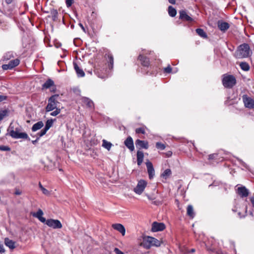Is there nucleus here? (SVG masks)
<instances>
[{
  "mask_svg": "<svg viewBox=\"0 0 254 254\" xmlns=\"http://www.w3.org/2000/svg\"><path fill=\"white\" fill-rule=\"evenodd\" d=\"M5 0V2L7 4H10L11 3H12L13 0Z\"/></svg>",
  "mask_w": 254,
  "mask_h": 254,
  "instance_id": "nucleus-56",
  "label": "nucleus"
},
{
  "mask_svg": "<svg viewBox=\"0 0 254 254\" xmlns=\"http://www.w3.org/2000/svg\"><path fill=\"white\" fill-rule=\"evenodd\" d=\"M135 145L137 148L147 149L148 147V142L144 140L137 139L135 141Z\"/></svg>",
  "mask_w": 254,
  "mask_h": 254,
  "instance_id": "nucleus-17",
  "label": "nucleus"
},
{
  "mask_svg": "<svg viewBox=\"0 0 254 254\" xmlns=\"http://www.w3.org/2000/svg\"><path fill=\"white\" fill-rule=\"evenodd\" d=\"M55 109H56L55 111H54L50 113L51 116H56L60 113L61 109L60 108H57Z\"/></svg>",
  "mask_w": 254,
  "mask_h": 254,
  "instance_id": "nucleus-38",
  "label": "nucleus"
},
{
  "mask_svg": "<svg viewBox=\"0 0 254 254\" xmlns=\"http://www.w3.org/2000/svg\"><path fill=\"white\" fill-rule=\"evenodd\" d=\"M172 155V152L171 151H168L166 153V157H170Z\"/></svg>",
  "mask_w": 254,
  "mask_h": 254,
  "instance_id": "nucleus-49",
  "label": "nucleus"
},
{
  "mask_svg": "<svg viewBox=\"0 0 254 254\" xmlns=\"http://www.w3.org/2000/svg\"><path fill=\"white\" fill-rule=\"evenodd\" d=\"M12 58H14V55L13 53L11 51L6 53L3 57V60L5 61L9 60Z\"/></svg>",
  "mask_w": 254,
  "mask_h": 254,
  "instance_id": "nucleus-32",
  "label": "nucleus"
},
{
  "mask_svg": "<svg viewBox=\"0 0 254 254\" xmlns=\"http://www.w3.org/2000/svg\"><path fill=\"white\" fill-rule=\"evenodd\" d=\"M143 152L142 151H138L137 152V159H143Z\"/></svg>",
  "mask_w": 254,
  "mask_h": 254,
  "instance_id": "nucleus-40",
  "label": "nucleus"
},
{
  "mask_svg": "<svg viewBox=\"0 0 254 254\" xmlns=\"http://www.w3.org/2000/svg\"><path fill=\"white\" fill-rule=\"evenodd\" d=\"M217 156H218L217 154H210L209 156V158L208 159H213L214 158H217L218 157Z\"/></svg>",
  "mask_w": 254,
  "mask_h": 254,
  "instance_id": "nucleus-48",
  "label": "nucleus"
},
{
  "mask_svg": "<svg viewBox=\"0 0 254 254\" xmlns=\"http://www.w3.org/2000/svg\"><path fill=\"white\" fill-rule=\"evenodd\" d=\"M0 150L2 151H10V148L7 146L1 145L0 146Z\"/></svg>",
  "mask_w": 254,
  "mask_h": 254,
  "instance_id": "nucleus-42",
  "label": "nucleus"
},
{
  "mask_svg": "<svg viewBox=\"0 0 254 254\" xmlns=\"http://www.w3.org/2000/svg\"><path fill=\"white\" fill-rule=\"evenodd\" d=\"M252 54L250 46L248 44L244 43L238 46L234 56L236 59H244L249 57Z\"/></svg>",
  "mask_w": 254,
  "mask_h": 254,
  "instance_id": "nucleus-1",
  "label": "nucleus"
},
{
  "mask_svg": "<svg viewBox=\"0 0 254 254\" xmlns=\"http://www.w3.org/2000/svg\"><path fill=\"white\" fill-rule=\"evenodd\" d=\"M171 174V171L169 169H166L162 174L161 176L167 178Z\"/></svg>",
  "mask_w": 254,
  "mask_h": 254,
  "instance_id": "nucleus-36",
  "label": "nucleus"
},
{
  "mask_svg": "<svg viewBox=\"0 0 254 254\" xmlns=\"http://www.w3.org/2000/svg\"><path fill=\"white\" fill-rule=\"evenodd\" d=\"M187 215L192 218L194 217L195 214L193 211V208L191 205H189L187 207Z\"/></svg>",
  "mask_w": 254,
  "mask_h": 254,
  "instance_id": "nucleus-26",
  "label": "nucleus"
},
{
  "mask_svg": "<svg viewBox=\"0 0 254 254\" xmlns=\"http://www.w3.org/2000/svg\"><path fill=\"white\" fill-rule=\"evenodd\" d=\"M54 120L53 119L48 120L46 123V125L44 128L48 130L53 126Z\"/></svg>",
  "mask_w": 254,
  "mask_h": 254,
  "instance_id": "nucleus-35",
  "label": "nucleus"
},
{
  "mask_svg": "<svg viewBox=\"0 0 254 254\" xmlns=\"http://www.w3.org/2000/svg\"><path fill=\"white\" fill-rule=\"evenodd\" d=\"M146 196H147V198H148L149 199H150V200H152V199H153V198H152V197H151L149 195H148V194H146Z\"/></svg>",
  "mask_w": 254,
  "mask_h": 254,
  "instance_id": "nucleus-59",
  "label": "nucleus"
},
{
  "mask_svg": "<svg viewBox=\"0 0 254 254\" xmlns=\"http://www.w3.org/2000/svg\"><path fill=\"white\" fill-rule=\"evenodd\" d=\"M196 32L200 37H201L203 38H207V34L202 29H201V28L196 29Z\"/></svg>",
  "mask_w": 254,
  "mask_h": 254,
  "instance_id": "nucleus-31",
  "label": "nucleus"
},
{
  "mask_svg": "<svg viewBox=\"0 0 254 254\" xmlns=\"http://www.w3.org/2000/svg\"><path fill=\"white\" fill-rule=\"evenodd\" d=\"M237 193L241 197H245L249 195V190L245 187L242 186L237 189Z\"/></svg>",
  "mask_w": 254,
  "mask_h": 254,
  "instance_id": "nucleus-15",
  "label": "nucleus"
},
{
  "mask_svg": "<svg viewBox=\"0 0 254 254\" xmlns=\"http://www.w3.org/2000/svg\"><path fill=\"white\" fill-rule=\"evenodd\" d=\"M137 160V164L138 165H140L143 161V160Z\"/></svg>",
  "mask_w": 254,
  "mask_h": 254,
  "instance_id": "nucleus-57",
  "label": "nucleus"
},
{
  "mask_svg": "<svg viewBox=\"0 0 254 254\" xmlns=\"http://www.w3.org/2000/svg\"><path fill=\"white\" fill-rule=\"evenodd\" d=\"M82 102L85 104L88 108L92 109L94 107L93 101L87 97H83L82 98Z\"/></svg>",
  "mask_w": 254,
  "mask_h": 254,
  "instance_id": "nucleus-20",
  "label": "nucleus"
},
{
  "mask_svg": "<svg viewBox=\"0 0 254 254\" xmlns=\"http://www.w3.org/2000/svg\"><path fill=\"white\" fill-rule=\"evenodd\" d=\"M58 97L59 95L55 94L49 98L48 105L45 108L46 112L52 111L58 108V104H59V102L57 101Z\"/></svg>",
  "mask_w": 254,
  "mask_h": 254,
  "instance_id": "nucleus-3",
  "label": "nucleus"
},
{
  "mask_svg": "<svg viewBox=\"0 0 254 254\" xmlns=\"http://www.w3.org/2000/svg\"><path fill=\"white\" fill-rule=\"evenodd\" d=\"M180 16L179 18L183 21H188V22H192L193 21V19L187 14L186 11L184 10H180L179 11Z\"/></svg>",
  "mask_w": 254,
  "mask_h": 254,
  "instance_id": "nucleus-12",
  "label": "nucleus"
},
{
  "mask_svg": "<svg viewBox=\"0 0 254 254\" xmlns=\"http://www.w3.org/2000/svg\"><path fill=\"white\" fill-rule=\"evenodd\" d=\"M168 13L170 16L174 17L177 14V11L173 6H169L168 7Z\"/></svg>",
  "mask_w": 254,
  "mask_h": 254,
  "instance_id": "nucleus-30",
  "label": "nucleus"
},
{
  "mask_svg": "<svg viewBox=\"0 0 254 254\" xmlns=\"http://www.w3.org/2000/svg\"><path fill=\"white\" fill-rule=\"evenodd\" d=\"M21 193H22V192L19 190H18V189L15 190V191L14 192V194L15 195H20Z\"/></svg>",
  "mask_w": 254,
  "mask_h": 254,
  "instance_id": "nucleus-51",
  "label": "nucleus"
},
{
  "mask_svg": "<svg viewBox=\"0 0 254 254\" xmlns=\"http://www.w3.org/2000/svg\"><path fill=\"white\" fill-rule=\"evenodd\" d=\"M164 72L167 73H171L172 71V68L170 66V65H168V66L167 67L164 68Z\"/></svg>",
  "mask_w": 254,
  "mask_h": 254,
  "instance_id": "nucleus-41",
  "label": "nucleus"
},
{
  "mask_svg": "<svg viewBox=\"0 0 254 254\" xmlns=\"http://www.w3.org/2000/svg\"><path fill=\"white\" fill-rule=\"evenodd\" d=\"M20 63V61L18 59L11 60L7 64H3L2 68L4 70L11 69L17 66Z\"/></svg>",
  "mask_w": 254,
  "mask_h": 254,
  "instance_id": "nucleus-8",
  "label": "nucleus"
},
{
  "mask_svg": "<svg viewBox=\"0 0 254 254\" xmlns=\"http://www.w3.org/2000/svg\"><path fill=\"white\" fill-rule=\"evenodd\" d=\"M241 68L244 71H249L250 70V67L249 64L246 62H241L239 64Z\"/></svg>",
  "mask_w": 254,
  "mask_h": 254,
  "instance_id": "nucleus-28",
  "label": "nucleus"
},
{
  "mask_svg": "<svg viewBox=\"0 0 254 254\" xmlns=\"http://www.w3.org/2000/svg\"><path fill=\"white\" fill-rule=\"evenodd\" d=\"M125 145L130 150H134V145L132 138L130 136H128L125 141Z\"/></svg>",
  "mask_w": 254,
  "mask_h": 254,
  "instance_id": "nucleus-18",
  "label": "nucleus"
},
{
  "mask_svg": "<svg viewBox=\"0 0 254 254\" xmlns=\"http://www.w3.org/2000/svg\"><path fill=\"white\" fill-rule=\"evenodd\" d=\"M44 126V124L42 121H39L36 124H34L32 127V130L33 131H36L38 129H40Z\"/></svg>",
  "mask_w": 254,
  "mask_h": 254,
  "instance_id": "nucleus-24",
  "label": "nucleus"
},
{
  "mask_svg": "<svg viewBox=\"0 0 254 254\" xmlns=\"http://www.w3.org/2000/svg\"><path fill=\"white\" fill-rule=\"evenodd\" d=\"M233 211H234V212H235V211H235V209H233Z\"/></svg>",
  "mask_w": 254,
  "mask_h": 254,
  "instance_id": "nucleus-63",
  "label": "nucleus"
},
{
  "mask_svg": "<svg viewBox=\"0 0 254 254\" xmlns=\"http://www.w3.org/2000/svg\"><path fill=\"white\" fill-rule=\"evenodd\" d=\"M250 200L253 206L254 207V197H252L250 199Z\"/></svg>",
  "mask_w": 254,
  "mask_h": 254,
  "instance_id": "nucleus-53",
  "label": "nucleus"
},
{
  "mask_svg": "<svg viewBox=\"0 0 254 254\" xmlns=\"http://www.w3.org/2000/svg\"><path fill=\"white\" fill-rule=\"evenodd\" d=\"M147 172L150 179H152L155 175V171L151 162L148 161L146 163Z\"/></svg>",
  "mask_w": 254,
  "mask_h": 254,
  "instance_id": "nucleus-11",
  "label": "nucleus"
},
{
  "mask_svg": "<svg viewBox=\"0 0 254 254\" xmlns=\"http://www.w3.org/2000/svg\"><path fill=\"white\" fill-rule=\"evenodd\" d=\"M165 225L163 223L154 222L152 224L151 230L152 232H158L164 230Z\"/></svg>",
  "mask_w": 254,
  "mask_h": 254,
  "instance_id": "nucleus-10",
  "label": "nucleus"
},
{
  "mask_svg": "<svg viewBox=\"0 0 254 254\" xmlns=\"http://www.w3.org/2000/svg\"><path fill=\"white\" fill-rule=\"evenodd\" d=\"M156 147L158 149L162 150L165 148V145L161 142H158L156 143Z\"/></svg>",
  "mask_w": 254,
  "mask_h": 254,
  "instance_id": "nucleus-37",
  "label": "nucleus"
},
{
  "mask_svg": "<svg viewBox=\"0 0 254 254\" xmlns=\"http://www.w3.org/2000/svg\"><path fill=\"white\" fill-rule=\"evenodd\" d=\"M8 131L9 130V135L12 138L15 139L23 138L30 140L28 134L26 132H19L18 129L16 128L14 130V127L10 125Z\"/></svg>",
  "mask_w": 254,
  "mask_h": 254,
  "instance_id": "nucleus-2",
  "label": "nucleus"
},
{
  "mask_svg": "<svg viewBox=\"0 0 254 254\" xmlns=\"http://www.w3.org/2000/svg\"><path fill=\"white\" fill-rule=\"evenodd\" d=\"M153 203L155 205H158L160 203V202L158 201H155L153 202Z\"/></svg>",
  "mask_w": 254,
  "mask_h": 254,
  "instance_id": "nucleus-58",
  "label": "nucleus"
},
{
  "mask_svg": "<svg viewBox=\"0 0 254 254\" xmlns=\"http://www.w3.org/2000/svg\"><path fill=\"white\" fill-rule=\"evenodd\" d=\"M218 28L222 32H225L229 27L230 25L228 23L224 22L223 20H219L217 22Z\"/></svg>",
  "mask_w": 254,
  "mask_h": 254,
  "instance_id": "nucleus-14",
  "label": "nucleus"
},
{
  "mask_svg": "<svg viewBox=\"0 0 254 254\" xmlns=\"http://www.w3.org/2000/svg\"><path fill=\"white\" fill-rule=\"evenodd\" d=\"M106 56H107L108 57V66L110 69H112L113 68L114 65V58L112 54H106Z\"/></svg>",
  "mask_w": 254,
  "mask_h": 254,
  "instance_id": "nucleus-23",
  "label": "nucleus"
},
{
  "mask_svg": "<svg viewBox=\"0 0 254 254\" xmlns=\"http://www.w3.org/2000/svg\"><path fill=\"white\" fill-rule=\"evenodd\" d=\"M113 146V144L108 141H107L105 139H103L102 141V146L107 149L108 151L110 150L112 146Z\"/></svg>",
  "mask_w": 254,
  "mask_h": 254,
  "instance_id": "nucleus-27",
  "label": "nucleus"
},
{
  "mask_svg": "<svg viewBox=\"0 0 254 254\" xmlns=\"http://www.w3.org/2000/svg\"><path fill=\"white\" fill-rule=\"evenodd\" d=\"M36 142H37V140H33V141H32V143H33V144H35Z\"/></svg>",
  "mask_w": 254,
  "mask_h": 254,
  "instance_id": "nucleus-61",
  "label": "nucleus"
},
{
  "mask_svg": "<svg viewBox=\"0 0 254 254\" xmlns=\"http://www.w3.org/2000/svg\"><path fill=\"white\" fill-rule=\"evenodd\" d=\"M5 252V250L2 245H0V253H3Z\"/></svg>",
  "mask_w": 254,
  "mask_h": 254,
  "instance_id": "nucleus-52",
  "label": "nucleus"
},
{
  "mask_svg": "<svg viewBox=\"0 0 254 254\" xmlns=\"http://www.w3.org/2000/svg\"><path fill=\"white\" fill-rule=\"evenodd\" d=\"M112 227L113 229L121 233L123 236L125 235L126 229L122 224L120 223L113 224Z\"/></svg>",
  "mask_w": 254,
  "mask_h": 254,
  "instance_id": "nucleus-16",
  "label": "nucleus"
},
{
  "mask_svg": "<svg viewBox=\"0 0 254 254\" xmlns=\"http://www.w3.org/2000/svg\"><path fill=\"white\" fill-rule=\"evenodd\" d=\"M4 244L10 249L13 250L15 248V242L8 238L4 239Z\"/></svg>",
  "mask_w": 254,
  "mask_h": 254,
  "instance_id": "nucleus-22",
  "label": "nucleus"
},
{
  "mask_svg": "<svg viewBox=\"0 0 254 254\" xmlns=\"http://www.w3.org/2000/svg\"><path fill=\"white\" fill-rule=\"evenodd\" d=\"M143 245L147 249L151 246L159 247L161 245V242L155 238L152 237H147L143 239Z\"/></svg>",
  "mask_w": 254,
  "mask_h": 254,
  "instance_id": "nucleus-4",
  "label": "nucleus"
},
{
  "mask_svg": "<svg viewBox=\"0 0 254 254\" xmlns=\"http://www.w3.org/2000/svg\"><path fill=\"white\" fill-rule=\"evenodd\" d=\"M138 60L140 61L141 64L144 67H148L150 65L149 59L142 55L140 54L138 56Z\"/></svg>",
  "mask_w": 254,
  "mask_h": 254,
  "instance_id": "nucleus-13",
  "label": "nucleus"
},
{
  "mask_svg": "<svg viewBox=\"0 0 254 254\" xmlns=\"http://www.w3.org/2000/svg\"><path fill=\"white\" fill-rule=\"evenodd\" d=\"M222 83L225 87L232 88L236 84V79L233 75H228L223 77Z\"/></svg>",
  "mask_w": 254,
  "mask_h": 254,
  "instance_id": "nucleus-5",
  "label": "nucleus"
},
{
  "mask_svg": "<svg viewBox=\"0 0 254 254\" xmlns=\"http://www.w3.org/2000/svg\"><path fill=\"white\" fill-rule=\"evenodd\" d=\"M73 66L78 77H82L84 76V72L82 69L79 68L78 64L76 63H73Z\"/></svg>",
  "mask_w": 254,
  "mask_h": 254,
  "instance_id": "nucleus-19",
  "label": "nucleus"
},
{
  "mask_svg": "<svg viewBox=\"0 0 254 254\" xmlns=\"http://www.w3.org/2000/svg\"><path fill=\"white\" fill-rule=\"evenodd\" d=\"M6 99H7L6 96L0 95V102L3 101L4 100H5Z\"/></svg>",
  "mask_w": 254,
  "mask_h": 254,
  "instance_id": "nucleus-47",
  "label": "nucleus"
},
{
  "mask_svg": "<svg viewBox=\"0 0 254 254\" xmlns=\"http://www.w3.org/2000/svg\"><path fill=\"white\" fill-rule=\"evenodd\" d=\"M39 187L41 190L42 188H44L40 182L39 183Z\"/></svg>",
  "mask_w": 254,
  "mask_h": 254,
  "instance_id": "nucleus-60",
  "label": "nucleus"
},
{
  "mask_svg": "<svg viewBox=\"0 0 254 254\" xmlns=\"http://www.w3.org/2000/svg\"><path fill=\"white\" fill-rule=\"evenodd\" d=\"M45 161H42V163L45 165V167L47 170H51L55 167V163L53 162L52 160H45Z\"/></svg>",
  "mask_w": 254,
  "mask_h": 254,
  "instance_id": "nucleus-21",
  "label": "nucleus"
},
{
  "mask_svg": "<svg viewBox=\"0 0 254 254\" xmlns=\"http://www.w3.org/2000/svg\"><path fill=\"white\" fill-rule=\"evenodd\" d=\"M195 251L194 249H191V252L193 253Z\"/></svg>",
  "mask_w": 254,
  "mask_h": 254,
  "instance_id": "nucleus-62",
  "label": "nucleus"
},
{
  "mask_svg": "<svg viewBox=\"0 0 254 254\" xmlns=\"http://www.w3.org/2000/svg\"><path fill=\"white\" fill-rule=\"evenodd\" d=\"M43 192V194L45 195H49L50 194V192L48 190L46 189L45 188H42V189L41 190Z\"/></svg>",
  "mask_w": 254,
  "mask_h": 254,
  "instance_id": "nucleus-44",
  "label": "nucleus"
},
{
  "mask_svg": "<svg viewBox=\"0 0 254 254\" xmlns=\"http://www.w3.org/2000/svg\"><path fill=\"white\" fill-rule=\"evenodd\" d=\"M135 132H136V133L145 134V129L143 127L137 128L135 129Z\"/></svg>",
  "mask_w": 254,
  "mask_h": 254,
  "instance_id": "nucleus-39",
  "label": "nucleus"
},
{
  "mask_svg": "<svg viewBox=\"0 0 254 254\" xmlns=\"http://www.w3.org/2000/svg\"><path fill=\"white\" fill-rule=\"evenodd\" d=\"M43 215V212L41 209H39L37 211V212H34V213H32V216L33 217H35L38 218V219H39V218L41 217Z\"/></svg>",
  "mask_w": 254,
  "mask_h": 254,
  "instance_id": "nucleus-34",
  "label": "nucleus"
},
{
  "mask_svg": "<svg viewBox=\"0 0 254 254\" xmlns=\"http://www.w3.org/2000/svg\"><path fill=\"white\" fill-rule=\"evenodd\" d=\"M79 25L81 28V29L83 30V31L85 32V28H84L83 25H82V24L80 23H79Z\"/></svg>",
  "mask_w": 254,
  "mask_h": 254,
  "instance_id": "nucleus-54",
  "label": "nucleus"
},
{
  "mask_svg": "<svg viewBox=\"0 0 254 254\" xmlns=\"http://www.w3.org/2000/svg\"><path fill=\"white\" fill-rule=\"evenodd\" d=\"M46 224L53 229H60L62 228V224L59 220L50 219L47 220Z\"/></svg>",
  "mask_w": 254,
  "mask_h": 254,
  "instance_id": "nucleus-7",
  "label": "nucleus"
},
{
  "mask_svg": "<svg viewBox=\"0 0 254 254\" xmlns=\"http://www.w3.org/2000/svg\"><path fill=\"white\" fill-rule=\"evenodd\" d=\"M74 2V0H66L65 3L67 7H69L71 6Z\"/></svg>",
  "mask_w": 254,
  "mask_h": 254,
  "instance_id": "nucleus-43",
  "label": "nucleus"
},
{
  "mask_svg": "<svg viewBox=\"0 0 254 254\" xmlns=\"http://www.w3.org/2000/svg\"><path fill=\"white\" fill-rule=\"evenodd\" d=\"M9 111L7 109L0 110V121L8 116Z\"/></svg>",
  "mask_w": 254,
  "mask_h": 254,
  "instance_id": "nucleus-33",
  "label": "nucleus"
},
{
  "mask_svg": "<svg viewBox=\"0 0 254 254\" xmlns=\"http://www.w3.org/2000/svg\"><path fill=\"white\" fill-rule=\"evenodd\" d=\"M242 99L246 107L249 109L254 108V100L248 97L247 95H243Z\"/></svg>",
  "mask_w": 254,
  "mask_h": 254,
  "instance_id": "nucleus-9",
  "label": "nucleus"
},
{
  "mask_svg": "<svg viewBox=\"0 0 254 254\" xmlns=\"http://www.w3.org/2000/svg\"><path fill=\"white\" fill-rule=\"evenodd\" d=\"M51 15L53 21H56L58 19V12L57 9H52L51 10Z\"/></svg>",
  "mask_w": 254,
  "mask_h": 254,
  "instance_id": "nucleus-29",
  "label": "nucleus"
},
{
  "mask_svg": "<svg viewBox=\"0 0 254 254\" xmlns=\"http://www.w3.org/2000/svg\"><path fill=\"white\" fill-rule=\"evenodd\" d=\"M42 223H46V219L45 218L43 217V216H42L41 217L39 218V219H38Z\"/></svg>",
  "mask_w": 254,
  "mask_h": 254,
  "instance_id": "nucleus-50",
  "label": "nucleus"
},
{
  "mask_svg": "<svg viewBox=\"0 0 254 254\" xmlns=\"http://www.w3.org/2000/svg\"><path fill=\"white\" fill-rule=\"evenodd\" d=\"M54 85V81L51 79H48L43 84V88L48 89L51 86Z\"/></svg>",
  "mask_w": 254,
  "mask_h": 254,
  "instance_id": "nucleus-25",
  "label": "nucleus"
},
{
  "mask_svg": "<svg viewBox=\"0 0 254 254\" xmlns=\"http://www.w3.org/2000/svg\"><path fill=\"white\" fill-rule=\"evenodd\" d=\"M48 131L47 129H46L45 128H44V129H42L40 132V134H39V136H43L44 135H45L47 131Z\"/></svg>",
  "mask_w": 254,
  "mask_h": 254,
  "instance_id": "nucleus-45",
  "label": "nucleus"
},
{
  "mask_svg": "<svg viewBox=\"0 0 254 254\" xmlns=\"http://www.w3.org/2000/svg\"><path fill=\"white\" fill-rule=\"evenodd\" d=\"M114 252L116 253V254H124L123 252H122L117 248H115L114 249Z\"/></svg>",
  "mask_w": 254,
  "mask_h": 254,
  "instance_id": "nucleus-46",
  "label": "nucleus"
},
{
  "mask_svg": "<svg viewBox=\"0 0 254 254\" xmlns=\"http://www.w3.org/2000/svg\"><path fill=\"white\" fill-rule=\"evenodd\" d=\"M147 182L140 180L138 182L137 186L134 188L133 191L138 194H141L147 186Z\"/></svg>",
  "mask_w": 254,
  "mask_h": 254,
  "instance_id": "nucleus-6",
  "label": "nucleus"
},
{
  "mask_svg": "<svg viewBox=\"0 0 254 254\" xmlns=\"http://www.w3.org/2000/svg\"><path fill=\"white\" fill-rule=\"evenodd\" d=\"M168 1L170 3L172 4H175V2H176L175 0H168Z\"/></svg>",
  "mask_w": 254,
  "mask_h": 254,
  "instance_id": "nucleus-55",
  "label": "nucleus"
}]
</instances>
